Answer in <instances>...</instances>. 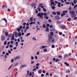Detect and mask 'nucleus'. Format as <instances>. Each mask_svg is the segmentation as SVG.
<instances>
[{
	"mask_svg": "<svg viewBox=\"0 0 77 77\" xmlns=\"http://www.w3.org/2000/svg\"><path fill=\"white\" fill-rule=\"evenodd\" d=\"M53 35H54L53 32H51V34H49L48 35V37L49 38L48 41L49 42H51V43H53V42H54L55 41L54 38L52 37V36H53Z\"/></svg>",
	"mask_w": 77,
	"mask_h": 77,
	"instance_id": "1",
	"label": "nucleus"
},
{
	"mask_svg": "<svg viewBox=\"0 0 77 77\" xmlns=\"http://www.w3.org/2000/svg\"><path fill=\"white\" fill-rule=\"evenodd\" d=\"M69 13L71 14V15L72 17L74 18V20H77V17H76V14L75 13V11H69Z\"/></svg>",
	"mask_w": 77,
	"mask_h": 77,
	"instance_id": "2",
	"label": "nucleus"
},
{
	"mask_svg": "<svg viewBox=\"0 0 77 77\" xmlns=\"http://www.w3.org/2000/svg\"><path fill=\"white\" fill-rule=\"evenodd\" d=\"M44 15L45 16H46V15H47V13H45L44 14L43 13L40 12L37 14V15L38 17H40L41 19H43V16Z\"/></svg>",
	"mask_w": 77,
	"mask_h": 77,
	"instance_id": "3",
	"label": "nucleus"
},
{
	"mask_svg": "<svg viewBox=\"0 0 77 77\" xmlns=\"http://www.w3.org/2000/svg\"><path fill=\"white\" fill-rule=\"evenodd\" d=\"M54 0H51L50 1V2H51V5L50 6H56V4L54 3V2H53L54 1Z\"/></svg>",
	"mask_w": 77,
	"mask_h": 77,
	"instance_id": "4",
	"label": "nucleus"
},
{
	"mask_svg": "<svg viewBox=\"0 0 77 77\" xmlns=\"http://www.w3.org/2000/svg\"><path fill=\"white\" fill-rule=\"evenodd\" d=\"M61 27L62 29H66V26L64 25H62L61 26Z\"/></svg>",
	"mask_w": 77,
	"mask_h": 77,
	"instance_id": "5",
	"label": "nucleus"
},
{
	"mask_svg": "<svg viewBox=\"0 0 77 77\" xmlns=\"http://www.w3.org/2000/svg\"><path fill=\"white\" fill-rule=\"evenodd\" d=\"M55 18V19H56V20H59V19H60V17H59L57 16H56Z\"/></svg>",
	"mask_w": 77,
	"mask_h": 77,
	"instance_id": "6",
	"label": "nucleus"
},
{
	"mask_svg": "<svg viewBox=\"0 0 77 77\" xmlns=\"http://www.w3.org/2000/svg\"><path fill=\"white\" fill-rule=\"evenodd\" d=\"M14 35L15 36L16 38H17L18 37V34H17V32H15L14 33Z\"/></svg>",
	"mask_w": 77,
	"mask_h": 77,
	"instance_id": "7",
	"label": "nucleus"
},
{
	"mask_svg": "<svg viewBox=\"0 0 77 77\" xmlns=\"http://www.w3.org/2000/svg\"><path fill=\"white\" fill-rule=\"evenodd\" d=\"M42 5V4L39 5L38 6H41V8H44V6L43 5Z\"/></svg>",
	"mask_w": 77,
	"mask_h": 77,
	"instance_id": "8",
	"label": "nucleus"
},
{
	"mask_svg": "<svg viewBox=\"0 0 77 77\" xmlns=\"http://www.w3.org/2000/svg\"><path fill=\"white\" fill-rule=\"evenodd\" d=\"M12 37V34L11 33L9 34L8 35V37H9V38H11Z\"/></svg>",
	"mask_w": 77,
	"mask_h": 77,
	"instance_id": "9",
	"label": "nucleus"
},
{
	"mask_svg": "<svg viewBox=\"0 0 77 77\" xmlns=\"http://www.w3.org/2000/svg\"><path fill=\"white\" fill-rule=\"evenodd\" d=\"M36 3H35L34 4H33L31 5V6L32 7H33V6H35V5H36Z\"/></svg>",
	"mask_w": 77,
	"mask_h": 77,
	"instance_id": "10",
	"label": "nucleus"
},
{
	"mask_svg": "<svg viewBox=\"0 0 77 77\" xmlns=\"http://www.w3.org/2000/svg\"><path fill=\"white\" fill-rule=\"evenodd\" d=\"M6 8H7V7L5 5H3L2 6V8L3 9H6Z\"/></svg>",
	"mask_w": 77,
	"mask_h": 77,
	"instance_id": "11",
	"label": "nucleus"
},
{
	"mask_svg": "<svg viewBox=\"0 0 77 77\" xmlns=\"http://www.w3.org/2000/svg\"><path fill=\"white\" fill-rule=\"evenodd\" d=\"M57 15H60V12L59 11L57 12Z\"/></svg>",
	"mask_w": 77,
	"mask_h": 77,
	"instance_id": "12",
	"label": "nucleus"
},
{
	"mask_svg": "<svg viewBox=\"0 0 77 77\" xmlns=\"http://www.w3.org/2000/svg\"><path fill=\"white\" fill-rule=\"evenodd\" d=\"M46 32H48V30H49V28H48V27L47 26L46 27Z\"/></svg>",
	"mask_w": 77,
	"mask_h": 77,
	"instance_id": "13",
	"label": "nucleus"
},
{
	"mask_svg": "<svg viewBox=\"0 0 77 77\" xmlns=\"http://www.w3.org/2000/svg\"><path fill=\"white\" fill-rule=\"evenodd\" d=\"M52 14L53 15H56V12L53 11L52 12Z\"/></svg>",
	"mask_w": 77,
	"mask_h": 77,
	"instance_id": "14",
	"label": "nucleus"
},
{
	"mask_svg": "<svg viewBox=\"0 0 77 77\" xmlns=\"http://www.w3.org/2000/svg\"><path fill=\"white\" fill-rule=\"evenodd\" d=\"M2 41H3V40H5V37L4 36H2Z\"/></svg>",
	"mask_w": 77,
	"mask_h": 77,
	"instance_id": "15",
	"label": "nucleus"
},
{
	"mask_svg": "<svg viewBox=\"0 0 77 77\" xmlns=\"http://www.w3.org/2000/svg\"><path fill=\"white\" fill-rule=\"evenodd\" d=\"M66 15V14L65 13H63L61 14V17H63V16H64V15Z\"/></svg>",
	"mask_w": 77,
	"mask_h": 77,
	"instance_id": "16",
	"label": "nucleus"
},
{
	"mask_svg": "<svg viewBox=\"0 0 77 77\" xmlns=\"http://www.w3.org/2000/svg\"><path fill=\"white\" fill-rule=\"evenodd\" d=\"M64 63L65 65H66L67 66H69V63H67V62H65Z\"/></svg>",
	"mask_w": 77,
	"mask_h": 77,
	"instance_id": "17",
	"label": "nucleus"
},
{
	"mask_svg": "<svg viewBox=\"0 0 77 77\" xmlns=\"http://www.w3.org/2000/svg\"><path fill=\"white\" fill-rule=\"evenodd\" d=\"M57 23L58 24H60V23H61V21H57Z\"/></svg>",
	"mask_w": 77,
	"mask_h": 77,
	"instance_id": "18",
	"label": "nucleus"
},
{
	"mask_svg": "<svg viewBox=\"0 0 77 77\" xmlns=\"http://www.w3.org/2000/svg\"><path fill=\"white\" fill-rule=\"evenodd\" d=\"M38 11L39 12H41V8L40 7H38L37 9Z\"/></svg>",
	"mask_w": 77,
	"mask_h": 77,
	"instance_id": "19",
	"label": "nucleus"
},
{
	"mask_svg": "<svg viewBox=\"0 0 77 77\" xmlns=\"http://www.w3.org/2000/svg\"><path fill=\"white\" fill-rule=\"evenodd\" d=\"M63 13H64V14H65V13H68V11H63Z\"/></svg>",
	"mask_w": 77,
	"mask_h": 77,
	"instance_id": "20",
	"label": "nucleus"
},
{
	"mask_svg": "<svg viewBox=\"0 0 77 77\" xmlns=\"http://www.w3.org/2000/svg\"><path fill=\"white\" fill-rule=\"evenodd\" d=\"M51 8L52 9H55V8H56V7L54 6H52L51 7Z\"/></svg>",
	"mask_w": 77,
	"mask_h": 77,
	"instance_id": "21",
	"label": "nucleus"
},
{
	"mask_svg": "<svg viewBox=\"0 0 77 77\" xmlns=\"http://www.w3.org/2000/svg\"><path fill=\"white\" fill-rule=\"evenodd\" d=\"M61 3H60V2H59V3H58V7H61V6H60V5H61Z\"/></svg>",
	"mask_w": 77,
	"mask_h": 77,
	"instance_id": "22",
	"label": "nucleus"
},
{
	"mask_svg": "<svg viewBox=\"0 0 77 77\" xmlns=\"http://www.w3.org/2000/svg\"><path fill=\"white\" fill-rule=\"evenodd\" d=\"M44 17L45 18L47 19V20H48V16L45 17V16Z\"/></svg>",
	"mask_w": 77,
	"mask_h": 77,
	"instance_id": "23",
	"label": "nucleus"
},
{
	"mask_svg": "<svg viewBox=\"0 0 77 77\" xmlns=\"http://www.w3.org/2000/svg\"><path fill=\"white\" fill-rule=\"evenodd\" d=\"M42 26L43 28H45L46 27V25L45 24H44Z\"/></svg>",
	"mask_w": 77,
	"mask_h": 77,
	"instance_id": "24",
	"label": "nucleus"
},
{
	"mask_svg": "<svg viewBox=\"0 0 77 77\" xmlns=\"http://www.w3.org/2000/svg\"><path fill=\"white\" fill-rule=\"evenodd\" d=\"M51 47L53 48H55V45H52Z\"/></svg>",
	"mask_w": 77,
	"mask_h": 77,
	"instance_id": "25",
	"label": "nucleus"
},
{
	"mask_svg": "<svg viewBox=\"0 0 77 77\" xmlns=\"http://www.w3.org/2000/svg\"><path fill=\"white\" fill-rule=\"evenodd\" d=\"M58 61H60V60L58 59H57L56 60V62H57Z\"/></svg>",
	"mask_w": 77,
	"mask_h": 77,
	"instance_id": "26",
	"label": "nucleus"
},
{
	"mask_svg": "<svg viewBox=\"0 0 77 77\" xmlns=\"http://www.w3.org/2000/svg\"><path fill=\"white\" fill-rule=\"evenodd\" d=\"M18 35H19V36H21V32H19L18 33Z\"/></svg>",
	"mask_w": 77,
	"mask_h": 77,
	"instance_id": "27",
	"label": "nucleus"
},
{
	"mask_svg": "<svg viewBox=\"0 0 77 77\" xmlns=\"http://www.w3.org/2000/svg\"><path fill=\"white\" fill-rule=\"evenodd\" d=\"M12 65H11L8 68V70H9L11 68H12Z\"/></svg>",
	"mask_w": 77,
	"mask_h": 77,
	"instance_id": "28",
	"label": "nucleus"
},
{
	"mask_svg": "<svg viewBox=\"0 0 77 77\" xmlns=\"http://www.w3.org/2000/svg\"><path fill=\"white\" fill-rule=\"evenodd\" d=\"M8 32H6L5 33V35H6V36H7L8 35Z\"/></svg>",
	"mask_w": 77,
	"mask_h": 77,
	"instance_id": "29",
	"label": "nucleus"
},
{
	"mask_svg": "<svg viewBox=\"0 0 77 77\" xmlns=\"http://www.w3.org/2000/svg\"><path fill=\"white\" fill-rule=\"evenodd\" d=\"M11 39L12 40V41H14V39H15V38L14 37H12L11 38Z\"/></svg>",
	"mask_w": 77,
	"mask_h": 77,
	"instance_id": "30",
	"label": "nucleus"
},
{
	"mask_svg": "<svg viewBox=\"0 0 77 77\" xmlns=\"http://www.w3.org/2000/svg\"><path fill=\"white\" fill-rule=\"evenodd\" d=\"M47 51V49L46 48L44 49V52H46Z\"/></svg>",
	"mask_w": 77,
	"mask_h": 77,
	"instance_id": "31",
	"label": "nucleus"
},
{
	"mask_svg": "<svg viewBox=\"0 0 77 77\" xmlns=\"http://www.w3.org/2000/svg\"><path fill=\"white\" fill-rule=\"evenodd\" d=\"M43 9L44 10V12H46L47 11V10H46V9H45V8H43Z\"/></svg>",
	"mask_w": 77,
	"mask_h": 77,
	"instance_id": "32",
	"label": "nucleus"
},
{
	"mask_svg": "<svg viewBox=\"0 0 77 77\" xmlns=\"http://www.w3.org/2000/svg\"><path fill=\"white\" fill-rule=\"evenodd\" d=\"M71 20V19L70 18H68L67 20V21H70Z\"/></svg>",
	"mask_w": 77,
	"mask_h": 77,
	"instance_id": "33",
	"label": "nucleus"
},
{
	"mask_svg": "<svg viewBox=\"0 0 77 77\" xmlns=\"http://www.w3.org/2000/svg\"><path fill=\"white\" fill-rule=\"evenodd\" d=\"M18 65V63H16L15 65H14V66H17V65Z\"/></svg>",
	"mask_w": 77,
	"mask_h": 77,
	"instance_id": "34",
	"label": "nucleus"
},
{
	"mask_svg": "<svg viewBox=\"0 0 77 77\" xmlns=\"http://www.w3.org/2000/svg\"><path fill=\"white\" fill-rule=\"evenodd\" d=\"M21 29H23V26H21L19 28V29L21 30Z\"/></svg>",
	"mask_w": 77,
	"mask_h": 77,
	"instance_id": "35",
	"label": "nucleus"
},
{
	"mask_svg": "<svg viewBox=\"0 0 77 77\" xmlns=\"http://www.w3.org/2000/svg\"><path fill=\"white\" fill-rule=\"evenodd\" d=\"M30 20L31 21H33V17H32L30 19Z\"/></svg>",
	"mask_w": 77,
	"mask_h": 77,
	"instance_id": "36",
	"label": "nucleus"
},
{
	"mask_svg": "<svg viewBox=\"0 0 77 77\" xmlns=\"http://www.w3.org/2000/svg\"><path fill=\"white\" fill-rule=\"evenodd\" d=\"M10 44V42H8L7 43L8 46H9V44Z\"/></svg>",
	"mask_w": 77,
	"mask_h": 77,
	"instance_id": "37",
	"label": "nucleus"
},
{
	"mask_svg": "<svg viewBox=\"0 0 77 77\" xmlns=\"http://www.w3.org/2000/svg\"><path fill=\"white\" fill-rule=\"evenodd\" d=\"M73 3H74V4H76V1L75 0H74Z\"/></svg>",
	"mask_w": 77,
	"mask_h": 77,
	"instance_id": "38",
	"label": "nucleus"
},
{
	"mask_svg": "<svg viewBox=\"0 0 77 77\" xmlns=\"http://www.w3.org/2000/svg\"><path fill=\"white\" fill-rule=\"evenodd\" d=\"M17 30L18 32H20V30L21 29H19V28H17Z\"/></svg>",
	"mask_w": 77,
	"mask_h": 77,
	"instance_id": "39",
	"label": "nucleus"
},
{
	"mask_svg": "<svg viewBox=\"0 0 77 77\" xmlns=\"http://www.w3.org/2000/svg\"><path fill=\"white\" fill-rule=\"evenodd\" d=\"M23 66H24L23 65L21 66V67H20V68H21V69H22V68H24Z\"/></svg>",
	"mask_w": 77,
	"mask_h": 77,
	"instance_id": "40",
	"label": "nucleus"
},
{
	"mask_svg": "<svg viewBox=\"0 0 77 77\" xmlns=\"http://www.w3.org/2000/svg\"><path fill=\"white\" fill-rule=\"evenodd\" d=\"M27 29L26 28L25 29V31H24V32H25V33H26V32H27Z\"/></svg>",
	"mask_w": 77,
	"mask_h": 77,
	"instance_id": "41",
	"label": "nucleus"
},
{
	"mask_svg": "<svg viewBox=\"0 0 77 77\" xmlns=\"http://www.w3.org/2000/svg\"><path fill=\"white\" fill-rule=\"evenodd\" d=\"M3 20H4V21H5L6 23L7 22V20H6V19L5 18Z\"/></svg>",
	"mask_w": 77,
	"mask_h": 77,
	"instance_id": "42",
	"label": "nucleus"
},
{
	"mask_svg": "<svg viewBox=\"0 0 77 77\" xmlns=\"http://www.w3.org/2000/svg\"><path fill=\"white\" fill-rule=\"evenodd\" d=\"M17 59H20V56H17L16 57Z\"/></svg>",
	"mask_w": 77,
	"mask_h": 77,
	"instance_id": "43",
	"label": "nucleus"
},
{
	"mask_svg": "<svg viewBox=\"0 0 77 77\" xmlns=\"http://www.w3.org/2000/svg\"><path fill=\"white\" fill-rule=\"evenodd\" d=\"M32 39H33V40H34V41H36V39L35 37H33L32 38Z\"/></svg>",
	"mask_w": 77,
	"mask_h": 77,
	"instance_id": "44",
	"label": "nucleus"
},
{
	"mask_svg": "<svg viewBox=\"0 0 77 77\" xmlns=\"http://www.w3.org/2000/svg\"><path fill=\"white\" fill-rule=\"evenodd\" d=\"M38 72H39V73H41V72H42V71H41V70H39Z\"/></svg>",
	"mask_w": 77,
	"mask_h": 77,
	"instance_id": "45",
	"label": "nucleus"
},
{
	"mask_svg": "<svg viewBox=\"0 0 77 77\" xmlns=\"http://www.w3.org/2000/svg\"><path fill=\"white\" fill-rule=\"evenodd\" d=\"M26 28L27 29H29V26H27L26 27Z\"/></svg>",
	"mask_w": 77,
	"mask_h": 77,
	"instance_id": "46",
	"label": "nucleus"
},
{
	"mask_svg": "<svg viewBox=\"0 0 77 77\" xmlns=\"http://www.w3.org/2000/svg\"><path fill=\"white\" fill-rule=\"evenodd\" d=\"M59 34L60 35H62V32H59Z\"/></svg>",
	"mask_w": 77,
	"mask_h": 77,
	"instance_id": "47",
	"label": "nucleus"
},
{
	"mask_svg": "<svg viewBox=\"0 0 77 77\" xmlns=\"http://www.w3.org/2000/svg\"><path fill=\"white\" fill-rule=\"evenodd\" d=\"M30 35V33H28V34H27V36H28Z\"/></svg>",
	"mask_w": 77,
	"mask_h": 77,
	"instance_id": "48",
	"label": "nucleus"
},
{
	"mask_svg": "<svg viewBox=\"0 0 77 77\" xmlns=\"http://www.w3.org/2000/svg\"><path fill=\"white\" fill-rule=\"evenodd\" d=\"M36 66H39V63H38L36 65Z\"/></svg>",
	"mask_w": 77,
	"mask_h": 77,
	"instance_id": "49",
	"label": "nucleus"
},
{
	"mask_svg": "<svg viewBox=\"0 0 77 77\" xmlns=\"http://www.w3.org/2000/svg\"><path fill=\"white\" fill-rule=\"evenodd\" d=\"M23 25L24 26H26V23H23Z\"/></svg>",
	"mask_w": 77,
	"mask_h": 77,
	"instance_id": "50",
	"label": "nucleus"
},
{
	"mask_svg": "<svg viewBox=\"0 0 77 77\" xmlns=\"http://www.w3.org/2000/svg\"><path fill=\"white\" fill-rule=\"evenodd\" d=\"M35 11H36V14H38V10H35Z\"/></svg>",
	"mask_w": 77,
	"mask_h": 77,
	"instance_id": "51",
	"label": "nucleus"
},
{
	"mask_svg": "<svg viewBox=\"0 0 77 77\" xmlns=\"http://www.w3.org/2000/svg\"><path fill=\"white\" fill-rule=\"evenodd\" d=\"M71 54H72V53H69V56H71Z\"/></svg>",
	"mask_w": 77,
	"mask_h": 77,
	"instance_id": "52",
	"label": "nucleus"
},
{
	"mask_svg": "<svg viewBox=\"0 0 77 77\" xmlns=\"http://www.w3.org/2000/svg\"><path fill=\"white\" fill-rule=\"evenodd\" d=\"M53 60L54 61H56V58H53Z\"/></svg>",
	"mask_w": 77,
	"mask_h": 77,
	"instance_id": "53",
	"label": "nucleus"
},
{
	"mask_svg": "<svg viewBox=\"0 0 77 77\" xmlns=\"http://www.w3.org/2000/svg\"><path fill=\"white\" fill-rule=\"evenodd\" d=\"M8 53H10V54H11V51H10V50H9L8 51Z\"/></svg>",
	"mask_w": 77,
	"mask_h": 77,
	"instance_id": "54",
	"label": "nucleus"
},
{
	"mask_svg": "<svg viewBox=\"0 0 77 77\" xmlns=\"http://www.w3.org/2000/svg\"><path fill=\"white\" fill-rule=\"evenodd\" d=\"M10 48H12V45H10Z\"/></svg>",
	"mask_w": 77,
	"mask_h": 77,
	"instance_id": "55",
	"label": "nucleus"
},
{
	"mask_svg": "<svg viewBox=\"0 0 77 77\" xmlns=\"http://www.w3.org/2000/svg\"><path fill=\"white\" fill-rule=\"evenodd\" d=\"M41 77H43L44 76V74H42L41 75Z\"/></svg>",
	"mask_w": 77,
	"mask_h": 77,
	"instance_id": "56",
	"label": "nucleus"
},
{
	"mask_svg": "<svg viewBox=\"0 0 77 77\" xmlns=\"http://www.w3.org/2000/svg\"><path fill=\"white\" fill-rule=\"evenodd\" d=\"M14 60H17V57L14 58Z\"/></svg>",
	"mask_w": 77,
	"mask_h": 77,
	"instance_id": "57",
	"label": "nucleus"
},
{
	"mask_svg": "<svg viewBox=\"0 0 77 77\" xmlns=\"http://www.w3.org/2000/svg\"><path fill=\"white\" fill-rule=\"evenodd\" d=\"M35 61H34L33 62H31V63L32 64H33V63H35Z\"/></svg>",
	"mask_w": 77,
	"mask_h": 77,
	"instance_id": "58",
	"label": "nucleus"
},
{
	"mask_svg": "<svg viewBox=\"0 0 77 77\" xmlns=\"http://www.w3.org/2000/svg\"><path fill=\"white\" fill-rule=\"evenodd\" d=\"M62 56H60V55H59V56H58V57H59V58H62Z\"/></svg>",
	"mask_w": 77,
	"mask_h": 77,
	"instance_id": "59",
	"label": "nucleus"
},
{
	"mask_svg": "<svg viewBox=\"0 0 77 77\" xmlns=\"http://www.w3.org/2000/svg\"><path fill=\"white\" fill-rule=\"evenodd\" d=\"M14 59H12L11 60V62H12V63H13L14 62Z\"/></svg>",
	"mask_w": 77,
	"mask_h": 77,
	"instance_id": "60",
	"label": "nucleus"
},
{
	"mask_svg": "<svg viewBox=\"0 0 77 77\" xmlns=\"http://www.w3.org/2000/svg\"><path fill=\"white\" fill-rule=\"evenodd\" d=\"M76 7H77V5H75L74 6V8H75Z\"/></svg>",
	"mask_w": 77,
	"mask_h": 77,
	"instance_id": "61",
	"label": "nucleus"
},
{
	"mask_svg": "<svg viewBox=\"0 0 77 77\" xmlns=\"http://www.w3.org/2000/svg\"><path fill=\"white\" fill-rule=\"evenodd\" d=\"M46 26H48V27H49L50 26V24H48L46 25Z\"/></svg>",
	"mask_w": 77,
	"mask_h": 77,
	"instance_id": "62",
	"label": "nucleus"
},
{
	"mask_svg": "<svg viewBox=\"0 0 77 77\" xmlns=\"http://www.w3.org/2000/svg\"><path fill=\"white\" fill-rule=\"evenodd\" d=\"M42 48H45V46H42Z\"/></svg>",
	"mask_w": 77,
	"mask_h": 77,
	"instance_id": "63",
	"label": "nucleus"
},
{
	"mask_svg": "<svg viewBox=\"0 0 77 77\" xmlns=\"http://www.w3.org/2000/svg\"><path fill=\"white\" fill-rule=\"evenodd\" d=\"M7 44V42H4V45H6Z\"/></svg>",
	"mask_w": 77,
	"mask_h": 77,
	"instance_id": "64",
	"label": "nucleus"
}]
</instances>
